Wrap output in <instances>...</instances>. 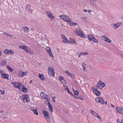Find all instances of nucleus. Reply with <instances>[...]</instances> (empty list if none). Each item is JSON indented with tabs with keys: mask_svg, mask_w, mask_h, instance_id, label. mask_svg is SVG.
Returning a JSON list of instances; mask_svg holds the SVG:
<instances>
[{
	"mask_svg": "<svg viewBox=\"0 0 123 123\" xmlns=\"http://www.w3.org/2000/svg\"><path fill=\"white\" fill-rule=\"evenodd\" d=\"M75 34L82 38H86V35L84 34L82 30L80 28H78L75 29Z\"/></svg>",
	"mask_w": 123,
	"mask_h": 123,
	"instance_id": "obj_1",
	"label": "nucleus"
},
{
	"mask_svg": "<svg viewBox=\"0 0 123 123\" xmlns=\"http://www.w3.org/2000/svg\"><path fill=\"white\" fill-rule=\"evenodd\" d=\"M87 37L90 41H92L95 43H98V40L95 38L94 35L90 34L88 35Z\"/></svg>",
	"mask_w": 123,
	"mask_h": 123,
	"instance_id": "obj_2",
	"label": "nucleus"
},
{
	"mask_svg": "<svg viewBox=\"0 0 123 123\" xmlns=\"http://www.w3.org/2000/svg\"><path fill=\"white\" fill-rule=\"evenodd\" d=\"M105 86L104 82H103L101 80H99L98 83L97 88H98L100 90H102Z\"/></svg>",
	"mask_w": 123,
	"mask_h": 123,
	"instance_id": "obj_3",
	"label": "nucleus"
},
{
	"mask_svg": "<svg viewBox=\"0 0 123 123\" xmlns=\"http://www.w3.org/2000/svg\"><path fill=\"white\" fill-rule=\"evenodd\" d=\"M20 98L23 100L24 103L28 102L30 100L29 96L26 94L22 95L20 97Z\"/></svg>",
	"mask_w": 123,
	"mask_h": 123,
	"instance_id": "obj_4",
	"label": "nucleus"
},
{
	"mask_svg": "<svg viewBox=\"0 0 123 123\" xmlns=\"http://www.w3.org/2000/svg\"><path fill=\"white\" fill-rule=\"evenodd\" d=\"M60 17L61 18L63 19L66 22H69L71 20V19L67 16L64 15L60 16Z\"/></svg>",
	"mask_w": 123,
	"mask_h": 123,
	"instance_id": "obj_5",
	"label": "nucleus"
},
{
	"mask_svg": "<svg viewBox=\"0 0 123 123\" xmlns=\"http://www.w3.org/2000/svg\"><path fill=\"white\" fill-rule=\"evenodd\" d=\"M95 101L99 103L102 104L105 103V101L103 97L99 96L96 98Z\"/></svg>",
	"mask_w": 123,
	"mask_h": 123,
	"instance_id": "obj_6",
	"label": "nucleus"
},
{
	"mask_svg": "<svg viewBox=\"0 0 123 123\" xmlns=\"http://www.w3.org/2000/svg\"><path fill=\"white\" fill-rule=\"evenodd\" d=\"M48 72L49 75L54 77V71L53 69L50 67L48 68Z\"/></svg>",
	"mask_w": 123,
	"mask_h": 123,
	"instance_id": "obj_7",
	"label": "nucleus"
},
{
	"mask_svg": "<svg viewBox=\"0 0 123 123\" xmlns=\"http://www.w3.org/2000/svg\"><path fill=\"white\" fill-rule=\"evenodd\" d=\"M122 24L121 22H118L116 24H112L111 25V26L114 29H116L118 28Z\"/></svg>",
	"mask_w": 123,
	"mask_h": 123,
	"instance_id": "obj_8",
	"label": "nucleus"
},
{
	"mask_svg": "<svg viewBox=\"0 0 123 123\" xmlns=\"http://www.w3.org/2000/svg\"><path fill=\"white\" fill-rule=\"evenodd\" d=\"M11 84L13 85L15 88H18L19 90H20V86L22 85L21 83L17 82H12Z\"/></svg>",
	"mask_w": 123,
	"mask_h": 123,
	"instance_id": "obj_9",
	"label": "nucleus"
},
{
	"mask_svg": "<svg viewBox=\"0 0 123 123\" xmlns=\"http://www.w3.org/2000/svg\"><path fill=\"white\" fill-rule=\"evenodd\" d=\"M46 13L47 14L49 18H51V20L52 21L53 19H54V16L52 13L49 11H47L46 12Z\"/></svg>",
	"mask_w": 123,
	"mask_h": 123,
	"instance_id": "obj_10",
	"label": "nucleus"
},
{
	"mask_svg": "<svg viewBox=\"0 0 123 123\" xmlns=\"http://www.w3.org/2000/svg\"><path fill=\"white\" fill-rule=\"evenodd\" d=\"M93 91L95 93V94L97 96H99L100 93V92H99L98 90L97 89L93 87H92V88Z\"/></svg>",
	"mask_w": 123,
	"mask_h": 123,
	"instance_id": "obj_11",
	"label": "nucleus"
},
{
	"mask_svg": "<svg viewBox=\"0 0 123 123\" xmlns=\"http://www.w3.org/2000/svg\"><path fill=\"white\" fill-rule=\"evenodd\" d=\"M102 38L103 40L109 43H111V40L108 39V37L105 36H102Z\"/></svg>",
	"mask_w": 123,
	"mask_h": 123,
	"instance_id": "obj_12",
	"label": "nucleus"
},
{
	"mask_svg": "<svg viewBox=\"0 0 123 123\" xmlns=\"http://www.w3.org/2000/svg\"><path fill=\"white\" fill-rule=\"evenodd\" d=\"M40 96L42 98L47 99L48 98V96L43 92H41Z\"/></svg>",
	"mask_w": 123,
	"mask_h": 123,
	"instance_id": "obj_13",
	"label": "nucleus"
},
{
	"mask_svg": "<svg viewBox=\"0 0 123 123\" xmlns=\"http://www.w3.org/2000/svg\"><path fill=\"white\" fill-rule=\"evenodd\" d=\"M117 112L120 113L121 114H123V109L120 107H118L116 109Z\"/></svg>",
	"mask_w": 123,
	"mask_h": 123,
	"instance_id": "obj_14",
	"label": "nucleus"
},
{
	"mask_svg": "<svg viewBox=\"0 0 123 123\" xmlns=\"http://www.w3.org/2000/svg\"><path fill=\"white\" fill-rule=\"evenodd\" d=\"M46 49L47 52L48 53L50 56H52L53 58V56L52 54L51 51V49L49 47H47L46 48Z\"/></svg>",
	"mask_w": 123,
	"mask_h": 123,
	"instance_id": "obj_15",
	"label": "nucleus"
},
{
	"mask_svg": "<svg viewBox=\"0 0 123 123\" xmlns=\"http://www.w3.org/2000/svg\"><path fill=\"white\" fill-rule=\"evenodd\" d=\"M71 43L72 44H76V43L75 40L72 38H70L68 40V43Z\"/></svg>",
	"mask_w": 123,
	"mask_h": 123,
	"instance_id": "obj_16",
	"label": "nucleus"
},
{
	"mask_svg": "<svg viewBox=\"0 0 123 123\" xmlns=\"http://www.w3.org/2000/svg\"><path fill=\"white\" fill-rule=\"evenodd\" d=\"M26 9L30 13H32L33 11V10L32 9L30 8V6L29 5H27L26 7Z\"/></svg>",
	"mask_w": 123,
	"mask_h": 123,
	"instance_id": "obj_17",
	"label": "nucleus"
},
{
	"mask_svg": "<svg viewBox=\"0 0 123 123\" xmlns=\"http://www.w3.org/2000/svg\"><path fill=\"white\" fill-rule=\"evenodd\" d=\"M89 112L90 113L92 114L95 117L98 115L97 113L92 110H91L89 111Z\"/></svg>",
	"mask_w": 123,
	"mask_h": 123,
	"instance_id": "obj_18",
	"label": "nucleus"
},
{
	"mask_svg": "<svg viewBox=\"0 0 123 123\" xmlns=\"http://www.w3.org/2000/svg\"><path fill=\"white\" fill-rule=\"evenodd\" d=\"M9 76L7 74H2L1 77L4 79H6L7 80L9 79L8 78Z\"/></svg>",
	"mask_w": 123,
	"mask_h": 123,
	"instance_id": "obj_19",
	"label": "nucleus"
},
{
	"mask_svg": "<svg viewBox=\"0 0 123 123\" xmlns=\"http://www.w3.org/2000/svg\"><path fill=\"white\" fill-rule=\"evenodd\" d=\"M7 62L6 60H3L0 62V65L2 66H5L6 65Z\"/></svg>",
	"mask_w": 123,
	"mask_h": 123,
	"instance_id": "obj_20",
	"label": "nucleus"
},
{
	"mask_svg": "<svg viewBox=\"0 0 123 123\" xmlns=\"http://www.w3.org/2000/svg\"><path fill=\"white\" fill-rule=\"evenodd\" d=\"M22 91L23 92L27 93L28 91V89L24 86H23Z\"/></svg>",
	"mask_w": 123,
	"mask_h": 123,
	"instance_id": "obj_21",
	"label": "nucleus"
},
{
	"mask_svg": "<svg viewBox=\"0 0 123 123\" xmlns=\"http://www.w3.org/2000/svg\"><path fill=\"white\" fill-rule=\"evenodd\" d=\"M65 74L69 76L73 77L74 76V75L73 74L70 73H69L68 71L67 70L65 72Z\"/></svg>",
	"mask_w": 123,
	"mask_h": 123,
	"instance_id": "obj_22",
	"label": "nucleus"
},
{
	"mask_svg": "<svg viewBox=\"0 0 123 123\" xmlns=\"http://www.w3.org/2000/svg\"><path fill=\"white\" fill-rule=\"evenodd\" d=\"M22 28L23 29L24 32H26V33H28V32L29 31V28L27 27L24 26L22 27Z\"/></svg>",
	"mask_w": 123,
	"mask_h": 123,
	"instance_id": "obj_23",
	"label": "nucleus"
},
{
	"mask_svg": "<svg viewBox=\"0 0 123 123\" xmlns=\"http://www.w3.org/2000/svg\"><path fill=\"white\" fill-rule=\"evenodd\" d=\"M43 112L45 117H46L48 116L49 115H50V114L47 111H43Z\"/></svg>",
	"mask_w": 123,
	"mask_h": 123,
	"instance_id": "obj_24",
	"label": "nucleus"
},
{
	"mask_svg": "<svg viewBox=\"0 0 123 123\" xmlns=\"http://www.w3.org/2000/svg\"><path fill=\"white\" fill-rule=\"evenodd\" d=\"M19 47L20 48L23 49L25 51L27 49V47L25 46L20 45Z\"/></svg>",
	"mask_w": 123,
	"mask_h": 123,
	"instance_id": "obj_25",
	"label": "nucleus"
},
{
	"mask_svg": "<svg viewBox=\"0 0 123 123\" xmlns=\"http://www.w3.org/2000/svg\"><path fill=\"white\" fill-rule=\"evenodd\" d=\"M69 24L71 26H75L77 25V24L76 23H74L71 21V20L70 22H69Z\"/></svg>",
	"mask_w": 123,
	"mask_h": 123,
	"instance_id": "obj_26",
	"label": "nucleus"
},
{
	"mask_svg": "<svg viewBox=\"0 0 123 123\" xmlns=\"http://www.w3.org/2000/svg\"><path fill=\"white\" fill-rule=\"evenodd\" d=\"M39 78L42 80H44L45 79L44 75L43 74H39Z\"/></svg>",
	"mask_w": 123,
	"mask_h": 123,
	"instance_id": "obj_27",
	"label": "nucleus"
},
{
	"mask_svg": "<svg viewBox=\"0 0 123 123\" xmlns=\"http://www.w3.org/2000/svg\"><path fill=\"white\" fill-rule=\"evenodd\" d=\"M45 118L48 123H50L51 122V120L50 119V115H49L48 116L46 117Z\"/></svg>",
	"mask_w": 123,
	"mask_h": 123,
	"instance_id": "obj_28",
	"label": "nucleus"
},
{
	"mask_svg": "<svg viewBox=\"0 0 123 123\" xmlns=\"http://www.w3.org/2000/svg\"><path fill=\"white\" fill-rule=\"evenodd\" d=\"M11 72H12L13 71V69L11 68L9 65H8L6 67Z\"/></svg>",
	"mask_w": 123,
	"mask_h": 123,
	"instance_id": "obj_29",
	"label": "nucleus"
},
{
	"mask_svg": "<svg viewBox=\"0 0 123 123\" xmlns=\"http://www.w3.org/2000/svg\"><path fill=\"white\" fill-rule=\"evenodd\" d=\"M48 104H49V109L51 111V112H52L53 111V109L51 107V105L49 102H48Z\"/></svg>",
	"mask_w": 123,
	"mask_h": 123,
	"instance_id": "obj_30",
	"label": "nucleus"
},
{
	"mask_svg": "<svg viewBox=\"0 0 123 123\" xmlns=\"http://www.w3.org/2000/svg\"><path fill=\"white\" fill-rule=\"evenodd\" d=\"M62 42L65 43H68V40L67 38L64 39H62Z\"/></svg>",
	"mask_w": 123,
	"mask_h": 123,
	"instance_id": "obj_31",
	"label": "nucleus"
},
{
	"mask_svg": "<svg viewBox=\"0 0 123 123\" xmlns=\"http://www.w3.org/2000/svg\"><path fill=\"white\" fill-rule=\"evenodd\" d=\"M8 54H12V55H13L14 54V53L13 51L11 49L8 50Z\"/></svg>",
	"mask_w": 123,
	"mask_h": 123,
	"instance_id": "obj_32",
	"label": "nucleus"
},
{
	"mask_svg": "<svg viewBox=\"0 0 123 123\" xmlns=\"http://www.w3.org/2000/svg\"><path fill=\"white\" fill-rule=\"evenodd\" d=\"M81 54V55H88V52H82L80 53Z\"/></svg>",
	"mask_w": 123,
	"mask_h": 123,
	"instance_id": "obj_33",
	"label": "nucleus"
},
{
	"mask_svg": "<svg viewBox=\"0 0 123 123\" xmlns=\"http://www.w3.org/2000/svg\"><path fill=\"white\" fill-rule=\"evenodd\" d=\"M34 113L37 115H38V113L37 111V108H36L35 110H34V111H33Z\"/></svg>",
	"mask_w": 123,
	"mask_h": 123,
	"instance_id": "obj_34",
	"label": "nucleus"
},
{
	"mask_svg": "<svg viewBox=\"0 0 123 123\" xmlns=\"http://www.w3.org/2000/svg\"><path fill=\"white\" fill-rule=\"evenodd\" d=\"M8 50L7 49H6L4 51V53L6 54H8Z\"/></svg>",
	"mask_w": 123,
	"mask_h": 123,
	"instance_id": "obj_35",
	"label": "nucleus"
},
{
	"mask_svg": "<svg viewBox=\"0 0 123 123\" xmlns=\"http://www.w3.org/2000/svg\"><path fill=\"white\" fill-rule=\"evenodd\" d=\"M96 117L98 118L99 121H101L102 119L101 117L99 116L98 114Z\"/></svg>",
	"mask_w": 123,
	"mask_h": 123,
	"instance_id": "obj_36",
	"label": "nucleus"
},
{
	"mask_svg": "<svg viewBox=\"0 0 123 123\" xmlns=\"http://www.w3.org/2000/svg\"><path fill=\"white\" fill-rule=\"evenodd\" d=\"M117 123H122V119L120 120L119 119H117Z\"/></svg>",
	"mask_w": 123,
	"mask_h": 123,
	"instance_id": "obj_37",
	"label": "nucleus"
},
{
	"mask_svg": "<svg viewBox=\"0 0 123 123\" xmlns=\"http://www.w3.org/2000/svg\"><path fill=\"white\" fill-rule=\"evenodd\" d=\"M36 108V107H31L30 108V110L32 111H34V110H35Z\"/></svg>",
	"mask_w": 123,
	"mask_h": 123,
	"instance_id": "obj_38",
	"label": "nucleus"
},
{
	"mask_svg": "<svg viewBox=\"0 0 123 123\" xmlns=\"http://www.w3.org/2000/svg\"><path fill=\"white\" fill-rule=\"evenodd\" d=\"M22 71H21L18 74V76L19 77H21L23 76H22Z\"/></svg>",
	"mask_w": 123,
	"mask_h": 123,
	"instance_id": "obj_39",
	"label": "nucleus"
},
{
	"mask_svg": "<svg viewBox=\"0 0 123 123\" xmlns=\"http://www.w3.org/2000/svg\"><path fill=\"white\" fill-rule=\"evenodd\" d=\"M22 76H24L27 73V72H22Z\"/></svg>",
	"mask_w": 123,
	"mask_h": 123,
	"instance_id": "obj_40",
	"label": "nucleus"
},
{
	"mask_svg": "<svg viewBox=\"0 0 123 123\" xmlns=\"http://www.w3.org/2000/svg\"><path fill=\"white\" fill-rule=\"evenodd\" d=\"M0 92H1V94H4L5 93V90L2 91L1 90H0Z\"/></svg>",
	"mask_w": 123,
	"mask_h": 123,
	"instance_id": "obj_41",
	"label": "nucleus"
},
{
	"mask_svg": "<svg viewBox=\"0 0 123 123\" xmlns=\"http://www.w3.org/2000/svg\"><path fill=\"white\" fill-rule=\"evenodd\" d=\"M63 87L66 90H67L68 89V87L64 85L63 86Z\"/></svg>",
	"mask_w": 123,
	"mask_h": 123,
	"instance_id": "obj_42",
	"label": "nucleus"
},
{
	"mask_svg": "<svg viewBox=\"0 0 123 123\" xmlns=\"http://www.w3.org/2000/svg\"><path fill=\"white\" fill-rule=\"evenodd\" d=\"M61 36L63 38V39H64L66 38L65 36L64 35H61Z\"/></svg>",
	"mask_w": 123,
	"mask_h": 123,
	"instance_id": "obj_43",
	"label": "nucleus"
},
{
	"mask_svg": "<svg viewBox=\"0 0 123 123\" xmlns=\"http://www.w3.org/2000/svg\"><path fill=\"white\" fill-rule=\"evenodd\" d=\"M59 80L60 81H62L63 80V78L61 76H59Z\"/></svg>",
	"mask_w": 123,
	"mask_h": 123,
	"instance_id": "obj_44",
	"label": "nucleus"
},
{
	"mask_svg": "<svg viewBox=\"0 0 123 123\" xmlns=\"http://www.w3.org/2000/svg\"><path fill=\"white\" fill-rule=\"evenodd\" d=\"M74 93L75 95H78L79 93L78 91L75 90H74Z\"/></svg>",
	"mask_w": 123,
	"mask_h": 123,
	"instance_id": "obj_45",
	"label": "nucleus"
},
{
	"mask_svg": "<svg viewBox=\"0 0 123 123\" xmlns=\"http://www.w3.org/2000/svg\"><path fill=\"white\" fill-rule=\"evenodd\" d=\"M86 63H85L84 62H83L82 63V67H86Z\"/></svg>",
	"mask_w": 123,
	"mask_h": 123,
	"instance_id": "obj_46",
	"label": "nucleus"
},
{
	"mask_svg": "<svg viewBox=\"0 0 123 123\" xmlns=\"http://www.w3.org/2000/svg\"><path fill=\"white\" fill-rule=\"evenodd\" d=\"M75 97L78 98H80V97L78 96V95H74Z\"/></svg>",
	"mask_w": 123,
	"mask_h": 123,
	"instance_id": "obj_47",
	"label": "nucleus"
},
{
	"mask_svg": "<svg viewBox=\"0 0 123 123\" xmlns=\"http://www.w3.org/2000/svg\"><path fill=\"white\" fill-rule=\"evenodd\" d=\"M62 83L63 84V85H65L66 84V82L64 80L62 81Z\"/></svg>",
	"mask_w": 123,
	"mask_h": 123,
	"instance_id": "obj_48",
	"label": "nucleus"
},
{
	"mask_svg": "<svg viewBox=\"0 0 123 123\" xmlns=\"http://www.w3.org/2000/svg\"><path fill=\"white\" fill-rule=\"evenodd\" d=\"M69 94H71L73 96V95L72 93L70 92L69 90V89H68V90H67Z\"/></svg>",
	"mask_w": 123,
	"mask_h": 123,
	"instance_id": "obj_49",
	"label": "nucleus"
},
{
	"mask_svg": "<svg viewBox=\"0 0 123 123\" xmlns=\"http://www.w3.org/2000/svg\"><path fill=\"white\" fill-rule=\"evenodd\" d=\"M3 34H5V35H7V36H10V35L8 34V33H6V32H4Z\"/></svg>",
	"mask_w": 123,
	"mask_h": 123,
	"instance_id": "obj_50",
	"label": "nucleus"
},
{
	"mask_svg": "<svg viewBox=\"0 0 123 123\" xmlns=\"http://www.w3.org/2000/svg\"><path fill=\"white\" fill-rule=\"evenodd\" d=\"M29 51L30 50L28 49L27 48V49L25 50V51L28 53H29Z\"/></svg>",
	"mask_w": 123,
	"mask_h": 123,
	"instance_id": "obj_51",
	"label": "nucleus"
},
{
	"mask_svg": "<svg viewBox=\"0 0 123 123\" xmlns=\"http://www.w3.org/2000/svg\"><path fill=\"white\" fill-rule=\"evenodd\" d=\"M83 70L85 71H86V67H83Z\"/></svg>",
	"mask_w": 123,
	"mask_h": 123,
	"instance_id": "obj_52",
	"label": "nucleus"
},
{
	"mask_svg": "<svg viewBox=\"0 0 123 123\" xmlns=\"http://www.w3.org/2000/svg\"><path fill=\"white\" fill-rule=\"evenodd\" d=\"M3 117L4 119H6L7 118V117L6 116V115H4V116L2 117Z\"/></svg>",
	"mask_w": 123,
	"mask_h": 123,
	"instance_id": "obj_53",
	"label": "nucleus"
},
{
	"mask_svg": "<svg viewBox=\"0 0 123 123\" xmlns=\"http://www.w3.org/2000/svg\"><path fill=\"white\" fill-rule=\"evenodd\" d=\"M88 12L90 14L91 12H92V11L91 10H88Z\"/></svg>",
	"mask_w": 123,
	"mask_h": 123,
	"instance_id": "obj_54",
	"label": "nucleus"
},
{
	"mask_svg": "<svg viewBox=\"0 0 123 123\" xmlns=\"http://www.w3.org/2000/svg\"><path fill=\"white\" fill-rule=\"evenodd\" d=\"M6 114L5 113H3L2 114H1V115L0 117H2L3 116V115H5Z\"/></svg>",
	"mask_w": 123,
	"mask_h": 123,
	"instance_id": "obj_55",
	"label": "nucleus"
},
{
	"mask_svg": "<svg viewBox=\"0 0 123 123\" xmlns=\"http://www.w3.org/2000/svg\"><path fill=\"white\" fill-rule=\"evenodd\" d=\"M3 72V71L2 70H0V73L1 74V75H2V74Z\"/></svg>",
	"mask_w": 123,
	"mask_h": 123,
	"instance_id": "obj_56",
	"label": "nucleus"
},
{
	"mask_svg": "<svg viewBox=\"0 0 123 123\" xmlns=\"http://www.w3.org/2000/svg\"><path fill=\"white\" fill-rule=\"evenodd\" d=\"M88 10L86 9H84V11L85 12H88Z\"/></svg>",
	"mask_w": 123,
	"mask_h": 123,
	"instance_id": "obj_57",
	"label": "nucleus"
},
{
	"mask_svg": "<svg viewBox=\"0 0 123 123\" xmlns=\"http://www.w3.org/2000/svg\"><path fill=\"white\" fill-rule=\"evenodd\" d=\"M29 53H30V54H34V53L32 52H31V50H30V51H29Z\"/></svg>",
	"mask_w": 123,
	"mask_h": 123,
	"instance_id": "obj_58",
	"label": "nucleus"
},
{
	"mask_svg": "<svg viewBox=\"0 0 123 123\" xmlns=\"http://www.w3.org/2000/svg\"><path fill=\"white\" fill-rule=\"evenodd\" d=\"M111 107H113V108H114V107H115L112 104H111Z\"/></svg>",
	"mask_w": 123,
	"mask_h": 123,
	"instance_id": "obj_59",
	"label": "nucleus"
},
{
	"mask_svg": "<svg viewBox=\"0 0 123 123\" xmlns=\"http://www.w3.org/2000/svg\"><path fill=\"white\" fill-rule=\"evenodd\" d=\"M31 30L32 31H34V29L33 28H31Z\"/></svg>",
	"mask_w": 123,
	"mask_h": 123,
	"instance_id": "obj_60",
	"label": "nucleus"
},
{
	"mask_svg": "<svg viewBox=\"0 0 123 123\" xmlns=\"http://www.w3.org/2000/svg\"><path fill=\"white\" fill-rule=\"evenodd\" d=\"M81 56V54L80 53L79 55V57H80Z\"/></svg>",
	"mask_w": 123,
	"mask_h": 123,
	"instance_id": "obj_61",
	"label": "nucleus"
},
{
	"mask_svg": "<svg viewBox=\"0 0 123 123\" xmlns=\"http://www.w3.org/2000/svg\"><path fill=\"white\" fill-rule=\"evenodd\" d=\"M3 112V111H0V114L1 113H2Z\"/></svg>",
	"mask_w": 123,
	"mask_h": 123,
	"instance_id": "obj_62",
	"label": "nucleus"
},
{
	"mask_svg": "<svg viewBox=\"0 0 123 123\" xmlns=\"http://www.w3.org/2000/svg\"><path fill=\"white\" fill-rule=\"evenodd\" d=\"M32 80H31L30 81V84H31V83H32Z\"/></svg>",
	"mask_w": 123,
	"mask_h": 123,
	"instance_id": "obj_63",
	"label": "nucleus"
},
{
	"mask_svg": "<svg viewBox=\"0 0 123 123\" xmlns=\"http://www.w3.org/2000/svg\"><path fill=\"white\" fill-rule=\"evenodd\" d=\"M80 99H81L82 100H83V98H80Z\"/></svg>",
	"mask_w": 123,
	"mask_h": 123,
	"instance_id": "obj_64",
	"label": "nucleus"
}]
</instances>
